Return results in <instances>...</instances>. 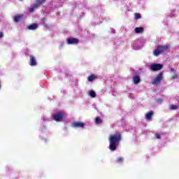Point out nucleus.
Returning a JSON list of instances; mask_svg holds the SVG:
<instances>
[{"mask_svg":"<svg viewBox=\"0 0 179 179\" xmlns=\"http://www.w3.org/2000/svg\"><path fill=\"white\" fill-rule=\"evenodd\" d=\"M121 139L122 137L121 136V134L115 133V134H112L109 136V149L112 152L117 150V146L120 145V142H121Z\"/></svg>","mask_w":179,"mask_h":179,"instance_id":"1","label":"nucleus"},{"mask_svg":"<svg viewBox=\"0 0 179 179\" xmlns=\"http://www.w3.org/2000/svg\"><path fill=\"white\" fill-rule=\"evenodd\" d=\"M167 50H169L168 45L157 46V50H154V55L157 57V55L162 54V52H164V51H167Z\"/></svg>","mask_w":179,"mask_h":179,"instance_id":"2","label":"nucleus"},{"mask_svg":"<svg viewBox=\"0 0 179 179\" xmlns=\"http://www.w3.org/2000/svg\"><path fill=\"white\" fill-rule=\"evenodd\" d=\"M163 80V73H159L157 75L156 78L152 81V85H159Z\"/></svg>","mask_w":179,"mask_h":179,"instance_id":"3","label":"nucleus"},{"mask_svg":"<svg viewBox=\"0 0 179 179\" xmlns=\"http://www.w3.org/2000/svg\"><path fill=\"white\" fill-rule=\"evenodd\" d=\"M150 69H151L153 72H156L157 71H162V69H163V64H151Z\"/></svg>","mask_w":179,"mask_h":179,"instance_id":"4","label":"nucleus"},{"mask_svg":"<svg viewBox=\"0 0 179 179\" xmlns=\"http://www.w3.org/2000/svg\"><path fill=\"white\" fill-rule=\"evenodd\" d=\"M52 117L55 121H57V122L61 121V120L64 118V113L58 112L57 113L53 114Z\"/></svg>","mask_w":179,"mask_h":179,"instance_id":"5","label":"nucleus"},{"mask_svg":"<svg viewBox=\"0 0 179 179\" xmlns=\"http://www.w3.org/2000/svg\"><path fill=\"white\" fill-rule=\"evenodd\" d=\"M72 126L74 128H83L85 127V124L82 122H74L72 123Z\"/></svg>","mask_w":179,"mask_h":179,"instance_id":"6","label":"nucleus"},{"mask_svg":"<svg viewBox=\"0 0 179 179\" xmlns=\"http://www.w3.org/2000/svg\"><path fill=\"white\" fill-rule=\"evenodd\" d=\"M30 58V66H36V65H37V62L36 60V57H34V56H29Z\"/></svg>","mask_w":179,"mask_h":179,"instance_id":"7","label":"nucleus"},{"mask_svg":"<svg viewBox=\"0 0 179 179\" xmlns=\"http://www.w3.org/2000/svg\"><path fill=\"white\" fill-rule=\"evenodd\" d=\"M78 43H79L78 38H72L67 39V44H78Z\"/></svg>","mask_w":179,"mask_h":179,"instance_id":"8","label":"nucleus"},{"mask_svg":"<svg viewBox=\"0 0 179 179\" xmlns=\"http://www.w3.org/2000/svg\"><path fill=\"white\" fill-rule=\"evenodd\" d=\"M133 82L134 85H138V83H141V77H139V76L133 77Z\"/></svg>","mask_w":179,"mask_h":179,"instance_id":"9","label":"nucleus"},{"mask_svg":"<svg viewBox=\"0 0 179 179\" xmlns=\"http://www.w3.org/2000/svg\"><path fill=\"white\" fill-rule=\"evenodd\" d=\"M43 3H44V1H36V3H34L32 7H34V8L35 9H37L38 6H41V5H43Z\"/></svg>","mask_w":179,"mask_h":179,"instance_id":"10","label":"nucleus"},{"mask_svg":"<svg viewBox=\"0 0 179 179\" xmlns=\"http://www.w3.org/2000/svg\"><path fill=\"white\" fill-rule=\"evenodd\" d=\"M22 17H23V15L17 14V15H15V17H14V22H15V23H17L18 22H20V19H22Z\"/></svg>","mask_w":179,"mask_h":179,"instance_id":"11","label":"nucleus"},{"mask_svg":"<svg viewBox=\"0 0 179 179\" xmlns=\"http://www.w3.org/2000/svg\"><path fill=\"white\" fill-rule=\"evenodd\" d=\"M37 29V24H31L28 26L29 30H36Z\"/></svg>","mask_w":179,"mask_h":179,"instance_id":"12","label":"nucleus"},{"mask_svg":"<svg viewBox=\"0 0 179 179\" xmlns=\"http://www.w3.org/2000/svg\"><path fill=\"white\" fill-rule=\"evenodd\" d=\"M96 78H97V77L96 76V75L92 74L91 76H88L87 80H88L89 82H93V80H94V79H96Z\"/></svg>","mask_w":179,"mask_h":179,"instance_id":"13","label":"nucleus"},{"mask_svg":"<svg viewBox=\"0 0 179 179\" xmlns=\"http://www.w3.org/2000/svg\"><path fill=\"white\" fill-rule=\"evenodd\" d=\"M153 117V111H150L147 113L145 118L146 120H150Z\"/></svg>","mask_w":179,"mask_h":179,"instance_id":"14","label":"nucleus"},{"mask_svg":"<svg viewBox=\"0 0 179 179\" xmlns=\"http://www.w3.org/2000/svg\"><path fill=\"white\" fill-rule=\"evenodd\" d=\"M135 33L139 34V33H143V27H136L135 29Z\"/></svg>","mask_w":179,"mask_h":179,"instance_id":"15","label":"nucleus"},{"mask_svg":"<svg viewBox=\"0 0 179 179\" xmlns=\"http://www.w3.org/2000/svg\"><path fill=\"white\" fill-rule=\"evenodd\" d=\"M95 124H103V120L100 119L99 117H96L95 118Z\"/></svg>","mask_w":179,"mask_h":179,"instance_id":"16","label":"nucleus"},{"mask_svg":"<svg viewBox=\"0 0 179 179\" xmlns=\"http://www.w3.org/2000/svg\"><path fill=\"white\" fill-rule=\"evenodd\" d=\"M89 94L90 96V97L94 98L96 97V92L91 90L89 92Z\"/></svg>","mask_w":179,"mask_h":179,"instance_id":"17","label":"nucleus"},{"mask_svg":"<svg viewBox=\"0 0 179 179\" xmlns=\"http://www.w3.org/2000/svg\"><path fill=\"white\" fill-rule=\"evenodd\" d=\"M178 108V105H171L170 110H177Z\"/></svg>","mask_w":179,"mask_h":179,"instance_id":"18","label":"nucleus"},{"mask_svg":"<svg viewBox=\"0 0 179 179\" xmlns=\"http://www.w3.org/2000/svg\"><path fill=\"white\" fill-rule=\"evenodd\" d=\"M122 162H124V158L121 157H118L116 160V163H122Z\"/></svg>","mask_w":179,"mask_h":179,"instance_id":"19","label":"nucleus"},{"mask_svg":"<svg viewBox=\"0 0 179 179\" xmlns=\"http://www.w3.org/2000/svg\"><path fill=\"white\" fill-rule=\"evenodd\" d=\"M134 18L136 19V20H138V19H141V15L138 13H135Z\"/></svg>","mask_w":179,"mask_h":179,"instance_id":"20","label":"nucleus"},{"mask_svg":"<svg viewBox=\"0 0 179 179\" xmlns=\"http://www.w3.org/2000/svg\"><path fill=\"white\" fill-rule=\"evenodd\" d=\"M172 79H178V73L177 72H175L173 76H172Z\"/></svg>","mask_w":179,"mask_h":179,"instance_id":"21","label":"nucleus"},{"mask_svg":"<svg viewBox=\"0 0 179 179\" xmlns=\"http://www.w3.org/2000/svg\"><path fill=\"white\" fill-rule=\"evenodd\" d=\"M155 138H156L157 139H160V138H161L160 134H155Z\"/></svg>","mask_w":179,"mask_h":179,"instance_id":"22","label":"nucleus"},{"mask_svg":"<svg viewBox=\"0 0 179 179\" xmlns=\"http://www.w3.org/2000/svg\"><path fill=\"white\" fill-rule=\"evenodd\" d=\"M34 9L35 8H34V7H32V8H29V12L31 13H33V12H34Z\"/></svg>","mask_w":179,"mask_h":179,"instance_id":"23","label":"nucleus"},{"mask_svg":"<svg viewBox=\"0 0 179 179\" xmlns=\"http://www.w3.org/2000/svg\"><path fill=\"white\" fill-rule=\"evenodd\" d=\"M3 37V33L0 32V38H2Z\"/></svg>","mask_w":179,"mask_h":179,"instance_id":"24","label":"nucleus"},{"mask_svg":"<svg viewBox=\"0 0 179 179\" xmlns=\"http://www.w3.org/2000/svg\"><path fill=\"white\" fill-rule=\"evenodd\" d=\"M171 72H173V73H175V72H176V69H174L171 68Z\"/></svg>","mask_w":179,"mask_h":179,"instance_id":"25","label":"nucleus"},{"mask_svg":"<svg viewBox=\"0 0 179 179\" xmlns=\"http://www.w3.org/2000/svg\"><path fill=\"white\" fill-rule=\"evenodd\" d=\"M37 1H45V0H37Z\"/></svg>","mask_w":179,"mask_h":179,"instance_id":"26","label":"nucleus"},{"mask_svg":"<svg viewBox=\"0 0 179 179\" xmlns=\"http://www.w3.org/2000/svg\"><path fill=\"white\" fill-rule=\"evenodd\" d=\"M0 89H1V83H0Z\"/></svg>","mask_w":179,"mask_h":179,"instance_id":"27","label":"nucleus"}]
</instances>
